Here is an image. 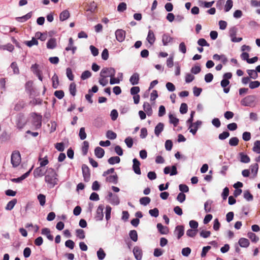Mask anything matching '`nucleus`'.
<instances>
[{
  "label": "nucleus",
  "instance_id": "7ed1b4c3",
  "mask_svg": "<svg viewBox=\"0 0 260 260\" xmlns=\"http://www.w3.org/2000/svg\"><path fill=\"white\" fill-rule=\"evenodd\" d=\"M115 73L116 71L113 68H104L101 71L100 77L107 78L115 76Z\"/></svg>",
  "mask_w": 260,
  "mask_h": 260
},
{
  "label": "nucleus",
  "instance_id": "aec40b11",
  "mask_svg": "<svg viewBox=\"0 0 260 260\" xmlns=\"http://www.w3.org/2000/svg\"><path fill=\"white\" fill-rule=\"evenodd\" d=\"M157 228L158 231L161 234L166 235L169 232L168 228L166 226H164L160 223L157 224Z\"/></svg>",
  "mask_w": 260,
  "mask_h": 260
},
{
  "label": "nucleus",
  "instance_id": "dca6fc26",
  "mask_svg": "<svg viewBox=\"0 0 260 260\" xmlns=\"http://www.w3.org/2000/svg\"><path fill=\"white\" fill-rule=\"evenodd\" d=\"M164 124L163 123L159 122L155 127L154 133L157 137H159L160 133L164 131Z\"/></svg>",
  "mask_w": 260,
  "mask_h": 260
},
{
  "label": "nucleus",
  "instance_id": "8fccbe9b",
  "mask_svg": "<svg viewBox=\"0 0 260 260\" xmlns=\"http://www.w3.org/2000/svg\"><path fill=\"white\" fill-rule=\"evenodd\" d=\"M151 199L148 197L141 198L140 199V203L141 205L146 206L150 203Z\"/></svg>",
  "mask_w": 260,
  "mask_h": 260
},
{
  "label": "nucleus",
  "instance_id": "4d7b16f0",
  "mask_svg": "<svg viewBox=\"0 0 260 260\" xmlns=\"http://www.w3.org/2000/svg\"><path fill=\"white\" fill-rule=\"evenodd\" d=\"M39 65L37 63L32 64L31 67V69L33 73L36 75H39L41 73V71L38 69Z\"/></svg>",
  "mask_w": 260,
  "mask_h": 260
},
{
  "label": "nucleus",
  "instance_id": "ddd939ff",
  "mask_svg": "<svg viewBox=\"0 0 260 260\" xmlns=\"http://www.w3.org/2000/svg\"><path fill=\"white\" fill-rule=\"evenodd\" d=\"M184 233V228L183 225H177L175 228L174 234L177 236V239H179Z\"/></svg>",
  "mask_w": 260,
  "mask_h": 260
},
{
  "label": "nucleus",
  "instance_id": "9d476101",
  "mask_svg": "<svg viewBox=\"0 0 260 260\" xmlns=\"http://www.w3.org/2000/svg\"><path fill=\"white\" fill-rule=\"evenodd\" d=\"M115 34L116 40L119 42H122L124 40L126 35V32L124 30L121 29H118L116 30Z\"/></svg>",
  "mask_w": 260,
  "mask_h": 260
},
{
  "label": "nucleus",
  "instance_id": "338daca9",
  "mask_svg": "<svg viewBox=\"0 0 260 260\" xmlns=\"http://www.w3.org/2000/svg\"><path fill=\"white\" fill-rule=\"evenodd\" d=\"M194 79V76L190 73H187L185 76V80L186 83H189Z\"/></svg>",
  "mask_w": 260,
  "mask_h": 260
},
{
  "label": "nucleus",
  "instance_id": "c756f323",
  "mask_svg": "<svg viewBox=\"0 0 260 260\" xmlns=\"http://www.w3.org/2000/svg\"><path fill=\"white\" fill-rule=\"evenodd\" d=\"M169 118L170 123L173 124L174 127L177 126L179 123V119L171 114H169Z\"/></svg>",
  "mask_w": 260,
  "mask_h": 260
},
{
  "label": "nucleus",
  "instance_id": "f257e3e1",
  "mask_svg": "<svg viewBox=\"0 0 260 260\" xmlns=\"http://www.w3.org/2000/svg\"><path fill=\"white\" fill-rule=\"evenodd\" d=\"M57 174L55 170L51 168H48L46 170V174L45 176V181L47 183L50 188H53L57 184Z\"/></svg>",
  "mask_w": 260,
  "mask_h": 260
},
{
  "label": "nucleus",
  "instance_id": "b1692460",
  "mask_svg": "<svg viewBox=\"0 0 260 260\" xmlns=\"http://www.w3.org/2000/svg\"><path fill=\"white\" fill-rule=\"evenodd\" d=\"M32 168H33V167H32L31 168V169L28 171H27V172L24 173L23 175H22L20 177L13 179V181L16 182V183L20 182L21 181H22L23 180H24V179H25L29 176L30 172L31 171V170L32 169Z\"/></svg>",
  "mask_w": 260,
  "mask_h": 260
},
{
  "label": "nucleus",
  "instance_id": "ea45409f",
  "mask_svg": "<svg viewBox=\"0 0 260 260\" xmlns=\"http://www.w3.org/2000/svg\"><path fill=\"white\" fill-rule=\"evenodd\" d=\"M24 106L25 103L23 101H19L15 104L14 109L15 111H19L22 109Z\"/></svg>",
  "mask_w": 260,
  "mask_h": 260
},
{
  "label": "nucleus",
  "instance_id": "1a4fd4ad",
  "mask_svg": "<svg viewBox=\"0 0 260 260\" xmlns=\"http://www.w3.org/2000/svg\"><path fill=\"white\" fill-rule=\"evenodd\" d=\"M104 209V206L102 204L100 205L96 211V214L95 216V219L97 221L102 220L104 217L103 210Z\"/></svg>",
  "mask_w": 260,
  "mask_h": 260
},
{
  "label": "nucleus",
  "instance_id": "cd10ccee",
  "mask_svg": "<svg viewBox=\"0 0 260 260\" xmlns=\"http://www.w3.org/2000/svg\"><path fill=\"white\" fill-rule=\"evenodd\" d=\"M70 14L69 12L66 10L63 11L59 15V20L61 21H63L67 20L70 17Z\"/></svg>",
  "mask_w": 260,
  "mask_h": 260
},
{
  "label": "nucleus",
  "instance_id": "c03bdc74",
  "mask_svg": "<svg viewBox=\"0 0 260 260\" xmlns=\"http://www.w3.org/2000/svg\"><path fill=\"white\" fill-rule=\"evenodd\" d=\"M76 236L80 239H84L85 237V232L82 229H77L76 230Z\"/></svg>",
  "mask_w": 260,
  "mask_h": 260
},
{
  "label": "nucleus",
  "instance_id": "2eb2a0df",
  "mask_svg": "<svg viewBox=\"0 0 260 260\" xmlns=\"http://www.w3.org/2000/svg\"><path fill=\"white\" fill-rule=\"evenodd\" d=\"M135 257L137 260H141L142 258V250L138 247H135L133 249Z\"/></svg>",
  "mask_w": 260,
  "mask_h": 260
},
{
  "label": "nucleus",
  "instance_id": "79ce46f5",
  "mask_svg": "<svg viewBox=\"0 0 260 260\" xmlns=\"http://www.w3.org/2000/svg\"><path fill=\"white\" fill-rule=\"evenodd\" d=\"M37 199L39 202L40 205L41 206H44L46 203V196L43 194H39L37 197Z\"/></svg>",
  "mask_w": 260,
  "mask_h": 260
},
{
  "label": "nucleus",
  "instance_id": "20e7f679",
  "mask_svg": "<svg viewBox=\"0 0 260 260\" xmlns=\"http://www.w3.org/2000/svg\"><path fill=\"white\" fill-rule=\"evenodd\" d=\"M32 117V125L35 126L36 128H40L42 125V116L37 113H32L31 115Z\"/></svg>",
  "mask_w": 260,
  "mask_h": 260
},
{
  "label": "nucleus",
  "instance_id": "6ab92c4d",
  "mask_svg": "<svg viewBox=\"0 0 260 260\" xmlns=\"http://www.w3.org/2000/svg\"><path fill=\"white\" fill-rule=\"evenodd\" d=\"M173 38L171 37L168 34H165L162 36V42L164 46H167L169 43L173 41Z\"/></svg>",
  "mask_w": 260,
  "mask_h": 260
},
{
  "label": "nucleus",
  "instance_id": "f704fd0d",
  "mask_svg": "<svg viewBox=\"0 0 260 260\" xmlns=\"http://www.w3.org/2000/svg\"><path fill=\"white\" fill-rule=\"evenodd\" d=\"M17 203V200L15 199H13L8 203L5 208L7 210H11Z\"/></svg>",
  "mask_w": 260,
  "mask_h": 260
},
{
  "label": "nucleus",
  "instance_id": "5701e85b",
  "mask_svg": "<svg viewBox=\"0 0 260 260\" xmlns=\"http://www.w3.org/2000/svg\"><path fill=\"white\" fill-rule=\"evenodd\" d=\"M41 234L46 236L47 239L50 241H53V236L50 234V230L48 228H44L42 230Z\"/></svg>",
  "mask_w": 260,
  "mask_h": 260
},
{
  "label": "nucleus",
  "instance_id": "09e8293b",
  "mask_svg": "<svg viewBox=\"0 0 260 260\" xmlns=\"http://www.w3.org/2000/svg\"><path fill=\"white\" fill-rule=\"evenodd\" d=\"M129 236L130 238L134 242L138 240V234L136 230H132L129 232Z\"/></svg>",
  "mask_w": 260,
  "mask_h": 260
},
{
  "label": "nucleus",
  "instance_id": "a211bd4d",
  "mask_svg": "<svg viewBox=\"0 0 260 260\" xmlns=\"http://www.w3.org/2000/svg\"><path fill=\"white\" fill-rule=\"evenodd\" d=\"M143 107L144 110L148 116H150L152 114V109L149 103L144 102Z\"/></svg>",
  "mask_w": 260,
  "mask_h": 260
},
{
  "label": "nucleus",
  "instance_id": "13d9d810",
  "mask_svg": "<svg viewBox=\"0 0 260 260\" xmlns=\"http://www.w3.org/2000/svg\"><path fill=\"white\" fill-rule=\"evenodd\" d=\"M124 142L128 148H131L134 143L133 139L131 137H128L124 140Z\"/></svg>",
  "mask_w": 260,
  "mask_h": 260
},
{
  "label": "nucleus",
  "instance_id": "de8ad7c7",
  "mask_svg": "<svg viewBox=\"0 0 260 260\" xmlns=\"http://www.w3.org/2000/svg\"><path fill=\"white\" fill-rule=\"evenodd\" d=\"M250 169L251 170V173L253 174L254 176L255 177L256 176L257 172H258V164L255 163L253 165H251L250 166Z\"/></svg>",
  "mask_w": 260,
  "mask_h": 260
},
{
  "label": "nucleus",
  "instance_id": "7c9ffc66",
  "mask_svg": "<svg viewBox=\"0 0 260 260\" xmlns=\"http://www.w3.org/2000/svg\"><path fill=\"white\" fill-rule=\"evenodd\" d=\"M31 17V13L29 12L22 17H17L16 20L19 22H23L30 18Z\"/></svg>",
  "mask_w": 260,
  "mask_h": 260
},
{
  "label": "nucleus",
  "instance_id": "2f4dec72",
  "mask_svg": "<svg viewBox=\"0 0 260 260\" xmlns=\"http://www.w3.org/2000/svg\"><path fill=\"white\" fill-rule=\"evenodd\" d=\"M239 244L242 247H247L249 245V242L247 239L241 238L239 240Z\"/></svg>",
  "mask_w": 260,
  "mask_h": 260
},
{
  "label": "nucleus",
  "instance_id": "680f3d73",
  "mask_svg": "<svg viewBox=\"0 0 260 260\" xmlns=\"http://www.w3.org/2000/svg\"><path fill=\"white\" fill-rule=\"evenodd\" d=\"M149 213L151 216L157 217L159 215V210L157 208H155L153 209H150L149 211Z\"/></svg>",
  "mask_w": 260,
  "mask_h": 260
},
{
  "label": "nucleus",
  "instance_id": "a19ab883",
  "mask_svg": "<svg viewBox=\"0 0 260 260\" xmlns=\"http://www.w3.org/2000/svg\"><path fill=\"white\" fill-rule=\"evenodd\" d=\"M247 73L248 74L249 78H251L253 79H255L258 77L257 73L254 70H247Z\"/></svg>",
  "mask_w": 260,
  "mask_h": 260
},
{
  "label": "nucleus",
  "instance_id": "6e6552de",
  "mask_svg": "<svg viewBox=\"0 0 260 260\" xmlns=\"http://www.w3.org/2000/svg\"><path fill=\"white\" fill-rule=\"evenodd\" d=\"M26 122L24 116L22 114H19L17 116L16 125L18 128L22 129Z\"/></svg>",
  "mask_w": 260,
  "mask_h": 260
},
{
  "label": "nucleus",
  "instance_id": "774afa93",
  "mask_svg": "<svg viewBox=\"0 0 260 260\" xmlns=\"http://www.w3.org/2000/svg\"><path fill=\"white\" fill-rule=\"evenodd\" d=\"M260 86V82L258 81H251L249 83V88L254 89Z\"/></svg>",
  "mask_w": 260,
  "mask_h": 260
},
{
  "label": "nucleus",
  "instance_id": "bf43d9fd",
  "mask_svg": "<svg viewBox=\"0 0 260 260\" xmlns=\"http://www.w3.org/2000/svg\"><path fill=\"white\" fill-rule=\"evenodd\" d=\"M233 1L232 0H228L226 2L225 5L224 6V11L227 12H229L233 7Z\"/></svg>",
  "mask_w": 260,
  "mask_h": 260
},
{
  "label": "nucleus",
  "instance_id": "f3484780",
  "mask_svg": "<svg viewBox=\"0 0 260 260\" xmlns=\"http://www.w3.org/2000/svg\"><path fill=\"white\" fill-rule=\"evenodd\" d=\"M74 41L72 38H70L69 40V44L68 46L66 48V50L67 51L71 50L72 51V53L74 54L77 48L76 47L73 46Z\"/></svg>",
  "mask_w": 260,
  "mask_h": 260
},
{
  "label": "nucleus",
  "instance_id": "c9c22d12",
  "mask_svg": "<svg viewBox=\"0 0 260 260\" xmlns=\"http://www.w3.org/2000/svg\"><path fill=\"white\" fill-rule=\"evenodd\" d=\"M108 202L113 205H118L120 203L119 197L117 194L114 195Z\"/></svg>",
  "mask_w": 260,
  "mask_h": 260
},
{
  "label": "nucleus",
  "instance_id": "f8f14e48",
  "mask_svg": "<svg viewBox=\"0 0 260 260\" xmlns=\"http://www.w3.org/2000/svg\"><path fill=\"white\" fill-rule=\"evenodd\" d=\"M133 169L134 172L138 175H140L141 172L140 168V161L137 158H134L133 160Z\"/></svg>",
  "mask_w": 260,
  "mask_h": 260
},
{
  "label": "nucleus",
  "instance_id": "e433bc0d",
  "mask_svg": "<svg viewBox=\"0 0 260 260\" xmlns=\"http://www.w3.org/2000/svg\"><path fill=\"white\" fill-rule=\"evenodd\" d=\"M97 7L98 6L96 4L94 1H93L90 3L89 5L88 6V8L86 10V11H89L91 13H94L97 9Z\"/></svg>",
  "mask_w": 260,
  "mask_h": 260
},
{
  "label": "nucleus",
  "instance_id": "49530a36",
  "mask_svg": "<svg viewBox=\"0 0 260 260\" xmlns=\"http://www.w3.org/2000/svg\"><path fill=\"white\" fill-rule=\"evenodd\" d=\"M97 256L99 260H103L105 258L106 256V253L104 252V250L100 248L97 251Z\"/></svg>",
  "mask_w": 260,
  "mask_h": 260
},
{
  "label": "nucleus",
  "instance_id": "58836bf2",
  "mask_svg": "<svg viewBox=\"0 0 260 260\" xmlns=\"http://www.w3.org/2000/svg\"><path fill=\"white\" fill-rule=\"evenodd\" d=\"M252 150L258 154H260V141L256 140L254 143V146L252 148Z\"/></svg>",
  "mask_w": 260,
  "mask_h": 260
},
{
  "label": "nucleus",
  "instance_id": "c85d7f7f",
  "mask_svg": "<svg viewBox=\"0 0 260 260\" xmlns=\"http://www.w3.org/2000/svg\"><path fill=\"white\" fill-rule=\"evenodd\" d=\"M52 82V87L53 88L56 89L59 85V79L58 76L54 74L51 79Z\"/></svg>",
  "mask_w": 260,
  "mask_h": 260
},
{
  "label": "nucleus",
  "instance_id": "a18cd8bd",
  "mask_svg": "<svg viewBox=\"0 0 260 260\" xmlns=\"http://www.w3.org/2000/svg\"><path fill=\"white\" fill-rule=\"evenodd\" d=\"M25 44L28 47H31L33 45H37L38 44V41L36 38H32L31 40L26 41Z\"/></svg>",
  "mask_w": 260,
  "mask_h": 260
},
{
  "label": "nucleus",
  "instance_id": "4be33fe9",
  "mask_svg": "<svg viewBox=\"0 0 260 260\" xmlns=\"http://www.w3.org/2000/svg\"><path fill=\"white\" fill-rule=\"evenodd\" d=\"M44 171L41 168V167L36 168L34 171V175L35 178L42 177L44 175Z\"/></svg>",
  "mask_w": 260,
  "mask_h": 260
},
{
  "label": "nucleus",
  "instance_id": "e2e57ef3",
  "mask_svg": "<svg viewBox=\"0 0 260 260\" xmlns=\"http://www.w3.org/2000/svg\"><path fill=\"white\" fill-rule=\"evenodd\" d=\"M230 136V133L228 131H224L220 134L218 136V138L220 140H224Z\"/></svg>",
  "mask_w": 260,
  "mask_h": 260
},
{
  "label": "nucleus",
  "instance_id": "6e6d98bb",
  "mask_svg": "<svg viewBox=\"0 0 260 260\" xmlns=\"http://www.w3.org/2000/svg\"><path fill=\"white\" fill-rule=\"evenodd\" d=\"M106 137L109 139L114 140L116 138L117 135L115 133L109 130L107 132Z\"/></svg>",
  "mask_w": 260,
  "mask_h": 260
},
{
  "label": "nucleus",
  "instance_id": "5fc2aeb1",
  "mask_svg": "<svg viewBox=\"0 0 260 260\" xmlns=\"http://www.w3.org/2000/svg\"><path fill=\"white\" fill-rule=\"evenodd\" d=\"M70 94L73 96H75L76 93V86L75 83H71L69 87Z\"/></svg>",
  "mask_w": 260,
  "mask_h": 260
},
{
  "label": "nucleus",
  "instance_id": "423d86ee",
  "mask_svg": "<svg viewBox=\"0 0 260 260\" xmlns=\"http://www.w3.org/2000/svg\"><path fill=\"white\" fill-rule=\"evenodd\" d=\"M82 171L84 180L85 182H88L90 178V171L89 167L85 164L82 166Z\"/></svg>",
  "mask_w": 260,
  "mask_h": 260
},
{
  "label": "nucleus",
  "instance_id": "0eeeda50",
  "mask_svg": "<svg viewBox=\"0 0 260 260\" xmlns=\"http://www.w3.org/2000/svg\"><path fill=\"white\" fill-rule=\"evenodd\" d=\"M201 124L202 121L200 120H198L196 122H193L189 124L188 129H189L190 133H191L193 135H195Z\"/></svg>",
  "mask_w": 260,
  "mask_h": 260
},
{
  "label": "nucleus",
  "instance_id": "39448f33",
  "mask_svg": "<svg viewBox=\"0 0 260 260\" xmlns=\"http://www.w3.org/2000/svg\"><path fill=\"white\" fill-rule=\"evenodd\" d=\"M255 100V96L253 95H248L242 99L241 103L244 106H250Z\"/></svg>",
  "mask_w": 260,
  "mask_h": 260
},
{
  "label": "nucleus",
  "instance_id": "473e14b6",
  "mask_svg": "<svg viewBox=\"0 0 260 260\" xmlns=\"http://www.w3.org/2000/svg\"><path fill=\"white\" fill-rule=\"evenodd\" d=\"M120 161V158L119 156H112L110 157L108 162L110 165H114L115 164H118Z\"/></svg>",
  "mask_w": 260,
  "mask_h": 260
},
{
  "label": "nucleus",
  "instance_id": "9b49d317",
  "mask_svg": "<svg viewBox=\"0 0 260 260\" xmlns=\"http://www.w3.org/2000/svg\"><path fill=\"white\" fill-rule=\"evenodd\" d=\"M164 172L165 174H170L171 176L176 175L178 174L175 166H172L171 168L169 166L166 167L164 169Z\"/></svg>",
  "mask_w": 260,
  "mask_h": 260
},
{
  "label": "nucleus",
  "instance_id": "0e129e2a",
  "mask_svg": "<svg viewBox=\"0 0 260 260\" xmlns=\"http://www.w3.org/2000/svg\"><path fill=\"white\" fill-rule=\"evenodd\" d=\"M197 230L189 229L186 231V235L189 237H194L197 234Z\"/></svg>",
  "mask_w": 260,
  "mask_h": 260
},
{
  "label": "nucleus",
  "instance_id": "3c124183",
  "mask_svg": "<svg viewBox=\"0 0 260 260\" xmlns=\"http://www.w3.org/2000/svg\"><path fill=\"white\" fill-rule=\"evenodd\" d=\"M239 139L237 137H234L229 140V145L231 146H236L239 143Z\"/></svg>",
  "mask_w": 260,
  "mask_h": 260
},
{
  "label": "nucleus",
  "instance_id": "bb28decb",
  "mask_svg": "<svg viewBox=\"0 0 260 260\" xmlns=\"http://www.w3.org/2000/svg\"><path fill=\"white\" fill-rule=\"evenodd\" d=\"M239 156L240 161L243 163H248L250 161L249 157L243 152L239 153Z\"/></svg>",
  "mask_w": 260,
  "mask_h": 260
},
{
  "label": "nucleus",
  "instance_id": "37998d69",
  "mask_svg": "<svg viewBox=\"0 0 260 260\" xmlns=\"http://www.w3.org/2000/svg\"><path fill=\"white\" fill-rule=\"evenodd\" d=\"M248 237L251 240L252 242L256 243L257 242L259 238L256 235L252 233V232H249L247 234Z\"/></svg>",
  "mask_w": 260,
  "mask_h": 260
},
{
  "label": "nucleus",
  "instance_id": "864d4df0",
  "mask_svg": "<svg viewBox=\"0 0 260 260\" xmlns=\"http://www.w3.org/2000/svg\"><path fill=\"white\" fill-rule=\"evenodd\" d=\"M244 198L247 201H251L253 200V196L250 193L248 190L245 191L243 193Z\"/></svg>",
  "mask_w": 260,
  "mask_h": 260
},
{
  "label": "nucleus",
  "instance_id": "603ef678",
  "mask_svg": "<svg viewBox=\"0 0 260 260\" xmlns=\"http://www.w3.org/2000/svg\"><path fill=\"white\" fill-rule=\"evenodd\" d=\"M127 5L125 3H120L117 6V11L119 12H123L126 10Z\"/></svg>",
  "mask_w": 260,
  "mask_h": 260
},
{
  "label": "nucleus",
  "instance_id": "393cba45",
  "mask_svg": "<svg viewBox=\"0 0 260 260\" xmlns=\"http://www.w3.org/2000/svg\"><path fill=\"white\" fill-rule=\"evenodd\" d=\"M146 39L150 45H152L154 43L155 37L152 30H149Z\"/></svg>",
  "mask_w": 260,
  "mask_h": 260
},
{
  "label": "nucleus",
  "instance_id": "a878e982",
  "mask_svg": "<svg viewBox=\"0 0 260 260\" xmlns=\"http://www.w3.org/2000/svg\"><path fill=\"white\" fill-rule=\"evenodd\" d=\"M56 39L54 38H51L49 39L46 44L47 48L49 49H53L56 46Z\"/></svg>",
  "mask_w": 260,
  "mask_h": 260
},
{
  "label": "nucleus",
  "instance_id": "69168bd1",
  "mask_svg": "<svg viewBox=\"0 0 260 260\" xmlns=\"http://www.w3.org/2000/svg\"><path fill=\"white\" fill-rule=\"evenodd\" d=\"M188 110V107L186 104L182 103L180 107V112L182 114H185L187 113Z\"/></svg>",
  "mask_w": 260,
  "mask_h": 260
},
{
  "label": "nucleus",
  "instance_id": "052dcab7",
  "mask_svg": "<svg viewBox=\"0 0 260 260\" xmlns=\"http://www.w3.org/2000/svg\"><path fill=\"white\" fill-rule=\"evenodd\" d=\"M79 136L81 140H83L86 139V134L85 131V128L84 127H81L80 129L79 133Z\"/></svg>",
  "mask_w": 260,
  "mask_h": 260
},
{
  "label": "nucleus",
  "instance_id": "72a5a7b5",
  "mask_svg": "<svg viewBox=\"0 0 260 260\" xmlns=\"http://www.w3.org/2000/svg\"><path fill=\"white\" fill-rule=\"evenodd\" d=\"M106 181L108 182L113 183L117 184L118 182V177L116 174L114 175H111L106 178Z\"/></svg>",
  "mask_w": 260,
  "mask_h": 260
},
{
  "label": "nucleus",
  "instance_id": "4468645a",
  "mask_svg": "<svg viewBox=\"0 0 260 260\" xmlns=\"http://www.w3.org/2000/svg\"><path fill=\"white\" fill-rule=\"evenodd\" d=\"M140 80L139 74L137 73H134L129 78V82L133 85H137Z\"/></svg>",
  "mask_w": 260,
  "mask_h": 260
},
{
  "label": "nucleus",
  "instance_id": "412c9836",
  "mask_svg": "<svg viewBox=\"0 0 260 260\" xmlns=\"http://www.w3.org/2000/svg\"><path fill=\"white\" fill-rule=\"evenodd\" d=\"M94 154L98 158H101L105 154V151L101 147H96L94 149Z\"/></svg>",
  "mask_w": 260,
  "mask_h": 260
},
{
  "label": "nucleus",
  "instance_id": "f03ea898",
  "mask_svg": "<svg viewBox=\"0 0 260 260\" xmlns=\"http://www.w3.org/2000/svg\"><path fill=\"white\" fill-rule=\"evenodd\" d=\"M21 161V155L19 151L15 150L12 152L11 157V162L13 167H18Z\"/></svg>",
  "mask_w": 260,
  "mask_h": 260
},
{
  "label": "nucleus",
  "instance_id": "4c0bfd02",
  "mask_svg": "<svg viewBox=\"0 0 260 260\" xmlns=\"http://www.w3.org/2000/svg\"><path fill=\"white\" fill-rule=\"evenodd\" d=\"M213 202L211 200L207 201L204 204V209L205 212L208 213L211 211V205Z\"/></svg>",
  "mask_w": 260,
  "mask_h": 260
}]
</instances>
